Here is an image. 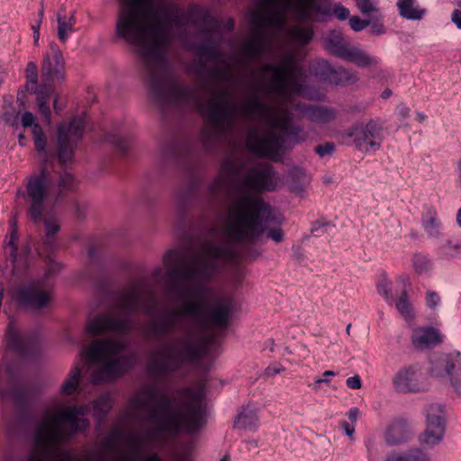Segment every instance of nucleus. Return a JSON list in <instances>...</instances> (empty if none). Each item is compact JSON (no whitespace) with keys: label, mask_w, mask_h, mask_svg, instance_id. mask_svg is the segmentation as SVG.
I'll return each mask as SVG.
<instances>
[{"label":"nucleus","mask_w":461,"mask_h":461,"mask_svg":"<svg viewBox=\"0 0 461 461\" xmlns=\"http://www.w3.org/2000/svg\"><path fill=\"white\" fill-rule=\"evenodd\" d=\"M234 244L228 240L219 242L205 240L198 251L179 258L176 250H169L164 257L166 264L174 267L167 272L168 277L194 284V286H175L173 292L181 299H185L180 309L160 312L151 318L144 326L143 333L148 338L160 339L179 327L181 317H190L199 329L215 326L226 329L232 319L230 302L218 304L214 288L208 286L220 269V259L239 260Z\"/></svg>","instance_id":"1"},{"label":"nucleus","mask_w":461,"mask_h":461,"mask_svg":"<svg viewBox=\"0 0 461 461\" xmlns=\"http://www.w3.org/2000/svg\"><path fill=\"white\" fill-rule=\"evenodd\" d=\"M118 1L115 36L135 47L155 101L161 107L188 103L194 92L176 82L170 72L165 53L168 26L160 21L152 0Z\"/></svg>","instance_id":"2"},{"label":"nucleus","mask_w":461,"mask_h":461,"mask_svg":"<svg viewBox=\"0 0 461 461\" xmlns=\"http://www.w3.org/2000/svg\"><path fill=\"white\" fill-rule=\"evenodd\" d=\"M158 389L147 386L141 389L131 402L132 409L120 414L123 427L139 425L152 428L150 432H185L199 430L206 422L203 395L191 387L178 391L180 405L162 393L158 399ZM110 432H133L126 428H114Z\"/></svg>","instance_id":"3"},{"label":"nucleus","mask_w":461,"mask_h":461,"mask_svg":"<svg viewBox=\"0 0 461 461\" xmlns=\"http://www.w3.org/2000/svg\"><path fill=\"white\" fill-rule=\"evenodd\" d=\"M280 176L274 167L258 163L250 167L232 190L239 191L230 200L225 223V234L235 242L255 244L265 232L272 218L271 205L252 194L277 189Z\"/></svg>","instance_id":"4"},{"label":"nucleus","mask_w":461,"mask_h":461,"mask_svg":"<svg viewBox=\"0 0 461 461\" xmlns=\"http://www.w3.org/2000/svg\"><path fill=\"white\" fill-rule=\"evenodd\" d=\"M263 7L253 11L251 23L256 27L269 26L284 29L287 14L294 20L320 22L333 13L339 21L349 16V10L341 4L331 8L330 0H258Z\"/></svg>","instance_id":"5"},{"label":"nucleus","mask_w":461,"mask_h":461,"mask_svg":"<svg viewBox=\"0 0 461 461\" xmlns=\"http://www.w3.org/2000/svg\"><path fill=\"white\" fill-rule=\"evenodd\" d=\"M24 181L27 213L36 224L41 222L50 201L59 203L75 188V178L72 174L56 172L49 164H43Z\"/></svg>","instance_id":"6"},{"label":"nucleus","mask_w":461,"mask_h":461,"mask_svg":"<svg viewBox=\"0 0 461 461\" xmlns=\"http://www.w3.org/2000/svg\"><path fill=\"white\" fill-rule=\"evenodd\" d=\"M144 286L142 280H135L129 287L122 289L117 295V308L121 309L124 315H117L112 312L97 314L86 323L87 334L96 337L107 331L128 333L132 330L133 321L131 314L143 312L150 315L157 304L154 299L143 303L141 290Z\"/></svg>","instance_id":"7"},{"label":"nucleus","mask_w":461,"mask_h":461,"mask_svg":"<svg viewBox=\"0 0 461 461\" xmlns=\"http://www.w3.org/2000/svg\"><path fill=\"white\" fill-rule=\"evenodd\" d=\"M204 356V348L194 330L176 337L154 352L148 361V372L154 378H163L170 374L198 365Z\"/></svg>","instance_id":"8"},{"label":"nucleus","mask_w":461,"mask_h":461,"mask_svg":"<svg viewBox=\"0 0 461 461\" xmlns=\"http://www.w3.org/2000/svg\"><path fill=\"white\" fill-rule=\"evenodd\" d=\"M197 108L202 117L211 124L201 131V142L207 153L213 151L220 140L233 127L237 110L230 93L219 91L206 102H199Z\"/></svg>","instance_id":"9"},{"label":"nucleus","mask_w":461,"mask_h":461,"mask_svg":"<svg viewBox=\"0 0 461 461\" xmlns=\"http://www.w3.org/2000/svg\"><path fill=\"white\" fill-rule=\"evenodd\" d=\"M261 71L263 74L272 72L268 83L271 91L289 95H304V86L302 81L305 77V71L296 62L293 54H285L279 64H265Z\"/></svg>","instance_id":"10"},{"label":"nucleus","mask_w":461,"mask_h":461,"mask_svg":"<svg viewBox=\"0 0 461 461\" xmlns=\"http://www.w3.org/2000/svg\"><path fill=\"white\" fill-rule=\"evenodd\" d=\"M242 113L247 116H259L260 121L270 128L281 130L294 143H302L307 139V133L303 129L293 123L294 115L290 110L282 108L278 115L275 114L274 110L260 101L258 96L242 107Z\"/></svg>","instance_id":"11"},{"label":"nucleus","mask_w":461,"mask_h":461,"mask_svg":"<svg viewBox=\"0 0 461 461\" xmlns=\"http://www.w3.org/2000/svg\"><path fill=\"white\" fill-rule=\"evenodd\" d=\"M88 412L87 405L67 406L56 412L46 410L41 415L38 429L34 432H64V427L70 428L72 432H84L90 424Z\"/></svg>","instance_id":"12"},{"label":"nucleus","mask_w":461,"mask_h":461,"mask_svg":"<svg viewBox=\"0 0 461 461\" xmlns=\"http://www.w3.org/2000/svg\"><path fill=\"white\" fill-rule=\"evenodd\" d=\"M285 140L294 144L281 130L273 129L261 134L258 128H250L246 135L247 149L259 158H275L285 148Z\"/></svg>","instance_id":"13"},{"label":"nucleus","mask_w":461,"mask_h":461,"mask_svg":"<svg viewBox=\"0 0 461 461\" xmlns=\"http://www.w3.org/2000/svg\"><path fill=\"white\" fill-rule=\"evenodd\" d=\"M86 130V121L76 116L68 123L59 124L57 130V157L62 167L74 159L75 149Z\"/></svg>","instance_id":"14"},{"label":"nucleus","mask_w":461,"mask_h":461,"mask_svg":"<svg viewBox=\"0 0 461 461\" xmlns=\"http://www.w3.org/2000/svg\"><path fill=\"white\" fill-rule=\"evenodd\" d=\"M324 46L333 56L353 63L358 68H368L377 64L376 58L370 56L359 46L350 44L339 32H330L324 40Z\"/></svg>","instance_id":"15"},{"label":"nucleus","mask_w":461,"mask_h":461,"mask_svg":"<svg viewBox=\"0 0 461 461\" xmlns=\"http://www.w3.org/2000/svg\"><path fill=\"white\" fill-rule=\"evenodd\" d=\"M11 298L20 308L39 312L50 305L53 294L41 283L30 282L15 286L11 292Z\"/></svg>","instance_id":"16"},{"label":"nucleus","mask_w":461,"mask_h":461,"mask_svg":"<svg viewBox=\"0 0 461 461\" xmlns=\"http://www.w3.org/2000/svg\"><path fill=\"white\" fill-rule=\"evenodd\" d=\"M103 359L104 363L95 367L91 374V382L95 385L109 384L120 379L136 363L135 354L121 355Z\"/></svg>","instance_id":"17"},{"label":"nucleus","mask_w":461,"mask_h":461,"mask_svg":"<svg viewBox=\"0 0 461 461\" xmlns=\"http://www.w3.org/2000/svg\"><path fill=\"white\" fill-rule=\"evenodd\" d=\"M429 365L428 368L429 375L438 378L447 377L456 393L461 395V353L459 351L441 354L437 358L430 359Z\"/></svg>","instance_id":"18"},{"label":"nucleus","mask_w":461,"mask_h":461,"mask_svg":"<svg viewBox=\"0 0 461 461\" xmlns=\"http://www.w3.org/2000/svg\"><path fill=\"white\" fill-rule=\"evenodd\" d=\"M52 55L45 54L41 65V91L47 95L53 93L56 84H61L66 79L65 59L62 52L55 43L50 44Z\"/></svg>","instance_id":"19"},{"label":"nucleus","mask_w":461,"mask_h":461,"mask_svg":"<svg viewBox=\"0 0 461 461\" xmlns=\"http://www.w3.org/2000/svg\"><path fill=\"white\" fill-rule=\"evenodd\" d=\"M384 126L379 121L370 120L366 124L353 127L348 132L355 147L363 152L379 150L384 140Z\"/></svg>","instance_id":"20"},{"label":"nucleus","mask_w":461,"mask_h":461,"mask_svg":"<svg viewBox=\"0 0 461 461\" xmlns=\"http://www.w3.org/2000/svg\"><path fill=\"white\" fill-rule=\"evenodd\" d=\"M422 366L413 363L399 369L393 379V384L399 393H420L427 390L424 383Z\"/></svg>","instance_id":"21"},{"label":"nucleus","mask_w":461,"mask_h":461,"mask_svg":"<svg viewBox=\"0 0 461 461\" xmlns=\"http://www.w3.org/2000/svg\"><path fill=\"white\" fill-rule=\"evenodd\" d=\"M1 397L11 402L15 408L17 419L24 424L33 422V416L28 411L30 388L22 384H15L0 389Z\"/></svg>","instance_id":"22"},{"label":"nucleus","mask_w":461,"mask_h":461,"mask_svg":"<svg viewBox=\"0 0 461 461\" xmlns=\"http://www.w3.org/2000/svg\"><path fill=\"white\" fill-rule=\"evenodd\" d=\"M127 347L126 340L122 338L97 339L90 344L84 354L90 363L96 364L109 356H118Z\"/></svg>","instance_id":"23"},{"label":"nucleus","mask_w":461,"mask_h":461,"mask_svg":"<svg viewBox=\"0 0 461 461\" xmlns=\"http://www.w3.org/2000/svg\"><path fill=\"white\" fill-rule=\"evenodd\" d=\"M198 10L201 8H194L186 12H180L177 8L170 12H165L163 18L160 21L168 26L167 29V41H169V32L173 26L184 27L191 24L196 25L200 23V14Z\"/></svg>","instance_id":"24"},{"label":"nucleus","mask_w":461,"mask_h":461,"mask_svg":"<svg viewBox=\"0 0 461 461\" xmlns=\"http://www.w3.org/2000/svg\"><path fill=\"white\" fill-rule=\"evenodd\" d=\"M200 14L199 28L200 35L204 36L203 42L218 43L221 42V23L205 10H198Z\"/></svg>","instance_id":"25"},{"label":"nucleus","mask_w":461,"mask_h":461,"mask_svg":"<svg viewBox=\"0 0 461 461\" xmlns=\"http://www.w3.org/2000/svg\"><path fill=\"white\" fill-rule=\"evenodd\" d=\"M312 122L325 124L336 118L335 109L324 105H312L299 103L295 105Z\"/></svg>","instance_id":"26"},{"label":"nucleus","mask_w":461,"mask_h":461,"mask_svg":"<svg viewBox=\"0 0 461 461\" xmlns=\"http://www.w3.org/2000/svg\"><path fill=\"white\" fill-rule=\"evenodd\" d=\"M7 337L9 348L22 356L30 355L36 347L37 339L35 337L31 335L22 336L14 329L8 331Z\"/></svg>","instance_id":"27"},{"label":"nucleus","mask_w":461,"mask_h":461,"mask_svg":"<svg viewBox=\"0 0 461 461\" xmlns=\"http://www.w3.org/2000/svg\"><path fill=\"white\" fill-rule=\"evenodd\" d=\"M265 49V37L261 32L255 30L241 46L242 54L250 60L261 57Z\"/></svg>","instance_id":"28"},{"label":"nucleus","mask_w":461,"mask_h":461,"mask_svg":"<svg viewBox=\"0 0 461 461\" xmlns=\"http://www.w3.org/2000/svg\"><path fill=\"white\" fill-rule=\"evenodd\" d=\"M440 333L433 327L418 330L411 337L412 345L419 349L436 346L440 343Z\"/></svg>","instance_id":"29"},{"label":"nucleus","mask_w":461,"mask_h":461,"mask_svg":"<svg viewBox=\"0 0 461 461\" xmlns=\"http://www.w3.org/2000/svg\"><path fill=\"white\" fill-rule=\"evenodd\" d=\"M446 430V414L441 404H432L427 415L425 432H444Z\"/></svg>","instance_id":"30"},{"label":"nucleus","mask_w":461,"mask_h":461,"mask_svg":"<svg viewBox=\"0 0 461 461\" xmlns=\"http://www.w3.org/2000/svg\"><path fill=\"white\" fill-rule=\"evenodd\" d=\"M396 5L400 16L409 21H420L427 12L417 0H398Z\"/></svg>","instance_id":"31"},{"label":"nucleus","mask_w":461,"mask_h":461,"mask_svg":"<svg viewBox=\"0 0 461 461\" xmlns=\"http://www.w3.org/2000/svg\"><path fill=\"white\" fill-rule=\"evenodd\" d=\"M358 79L356 71L339 66L338 68H332L327 82L335 86H346L355 84Z\"/></svg>","instance_id":"32"},{"label":"nucleus","mask_w":461,"mask_h":461,"mask_svg":"<svg viewBox=\"0 0 461 461\" xmlns=\"http://www.w3.org/2000/svg\"><path fill=\"white\" fill-rule=\"evenodd\" d=\"M258 420L257 412L253 409L246 407L236 417L233 427L238 430H253L257 429Z\"/></svg>","instance_id":"33"},{"label":"nucleus","mask_w":461,"mask_h":461,"mask_svg":"<svg viewBox=\"0 0 461 461\" xmlns=\"http://www.w3.org/2000/svg\"><path fill=\"white\" fill-rule=\"evenodd\" d=\"M385 461H431V459L422 449L413 447L402 453H391Z\"/></svg>","instance_id":"34"},{"label":"nucleus","mask_w":461,"mask_h":461,"mask_svg":"<svg viewBox=\"0 0 461 461\" xmlns=\"http://www.w3.org/2000/svg\"><path fill=\"white\" fill-rule=\"evenodd\" d=\"M82 378V371L78 366H75L68 375L67 379L61 385L60 392L65 395H72L77 393Z\"/></svg>","instance_id":"35"},{"label":"nucleus","mask_w":461,"mask_h":461,"mask_svg":"<svg viewBox=\"0 0 461 461\" xmlns=\"http://www.w3.org/2000/svg\"><path fill=\"white\" fill-rule=\"evenodd\" d=\"M306 182L305 170L294 167L288 173V185L292 193L301 194L304 191V185Z\"/></svg>","instance_id":"36"},{"label":"nucleus","mask_w":461,"mask_h":461,"mask_svg":"<svg viewBox=\"0 0 461 461\" xmlns=\"http://www.w3.org/2000/svg\"><path fill=\"white\" fill-rule=\"evenodd\" d=\"M92 408L95 418L98 422L104 420L112 408V400L109 393H103L92 402Z\"/></svg>","instance_id":"37"},{"label":"nucleus","mask_w":461,"mask_h":461,"mask_svg":"<svg viewBox=\"0 0 461 461\" xmlns=\"http://www.w3.org/2000/svg\"><path fill=\"white\" fill-rule=\"evenodd\" d=\"M421 224L429 238L439 237L441 221L435 211L429 210L426 212Z\"/></svg>","instance_id":"38"},{"label":"nucleus","mask_w":461,"mask_h":461,"mask_svg":"<svg viewBox=\"0 0 461 461\" xmlns=\"http://www.w3.org/2000/svg\"><path fill=\"white\" fill-rule=\"evenodd\" d=\"M45 239L43 245L48 251H52L56 248L55 235L59 231L60 227L56 219L47 218L44 220Z\"/></svg>","instance_id":"39"},{"label":"nucleus","mask_w":461,"mask_h":461,"mask_svg":"<svg viewBox=\"0 0 461 461\" xmlns=\"http://www.w3.org/2000/svg\"><path fill=\"white\" fill-rule=\"evenodd\" d=\"M288 35L293 41L307 45L312 40L313 30L311 27L294 25L289 28Z\"/></svg>","instance_id":"40"},{"label":"nucleus","mask_w":461,"mask_h":461,"mask_svg":"<svg viewBox=\"0 0 461 461\" xmlns=\"http://www.w3.org/2000/svg\"><path fill=\"white\" fill-rule=\"evenodd\" d=\"M442 259H451L461 257V241L447 240L438 249Z\"/></svg>","instance_id":"41"},{"label":"nucleus","mask_w":461,"mask_h":461,"mask_svg":"<svg viewBox=\"0 0 461 461\" xmlns=\"http://www.w3.org/2000/svg\"><path fill=\"white\" fill-rule=\"evenodd\" d=\"M58 21V37L60 41L65 42L68 38V33L73 32L76 24V17L74 14L70 15L66 21L65 15L60 12L57 15Z\"/></svg>","instance_id":"42"},{"label":"nucleus","mask_w":461,"mask_h":461,"mask_svg":"<svg viewBox=\"0 0 461 461\" xmlns=\"http://www.w3.org/2000/svg\"><path fill=\"white\" fill-rule=\"evenodd\" d=\"M195 50L200 56L206 57L213 62L224 56L218 43L202 42L195 47Z\"/></svg>","instance_id":"43"},{"label":"nucleus","mask_w":461,"mask_h":461,"mask_svg":"<svg viewBox=\"0 0 461 461\" xmlns=\"http://www.w3.org/2000/svg\"><path fill=\"white\" fill-rule=\"evenodd\" d=\"M32 133L34 140L36 150L44 157L43 164H48L49 159L46 152L47 138L41 125L35 124L34 128L32 131Z\"/></svg>","instance_id":"44"},{"label":"nucleus","mask_w":461,"mask_h":461,"mask_svg":"<svg viewBox=\"0 0 461 461\" xmlns=\"http://www.w3.org/2000/svg\"><path fill=\"white\" fill-rule=\"evenodd\" d=\"M26 85L25 88L27 91L33 93L39 91L41 88V84H38L39 75L37 65L33 61H30L27 64L26 70Z\"/></svg>","instance_id":"45"},{"label":"nucleus","mask_w":461,"mask_h":461,"mask_svg":"<svg viewBox=\"0 0 461 461\" xmlns=\"http://www.w3.org/2000/svg\"><path fill=\"white\" fill-rule=\"evenodd\" d=\"M332 68L333 67L328 60L317 59L311 64L309 69L312 75L320 77L323 81H328Z\"/></svg>","instance_id":"46"},{"label":"nucleus","mask_w":461,"mask_h":461,"mask_svg":"<svg viewBox=\"0 0 461 461\" xmlns=\"http://www.w3.org/2000/svg\"><path fill=\"white\" fill-rule=\"evenodd\" d=\"M105 140L113 145L122 155H125L131 148V140L115 132L107 133Z\"/></svg>","instance_id":"47"},{"label":"nucleus","mask_w":461,"mask_h":461,"mask_svg":"<svg viewBox=\"0 0 461 461\" xmlns=\"http://www.w3.org/2000/svg\"><path fill=\"white\" fill-rule=\"evenodd\" d=\"M412 265L415 271L419 275H425L429 273L433 268V263L425 255L415 254L412 258Z\"/></svg>","instance_id":"48"},{"label":"nucleus","mask_w":461,"mask_h":461,"mask_svg":"<svg viewBox=\"0 0 461 461\" xmlns=\"http://www.w3.org/2000/svg\"><path fill=\"white\" fill-rule=\"evenodd\" d=\"M226 181L222 177L219 176L209 185L208 194L213 202H216L221 200V196L226 191Z\"/></svg>","instance_id":"49"},{"label":"nucleus","mask_w":461,"mask_h":461,"mask_svg":"<svg viewBox=\"0 0 461 461\" xmlns=\"http://www.w3.org/2000/svg\"><path fill=\"white\" fill-rule=\"evenodd\" d=\"M41 88L39 91L33 92L32 94L37 95V106L39 112L44 117V120L47 124H50L51 122V112L50 106L47 104V98L51 95H47L45 93H41Z\"/></svg>","instance_id":"50"},{"label":"nucleus","mask_w":461,"mask_h":461,"mask_svg":"<svg viewBox=\"0 0 461 461\" xmlns=\"http://www.w3.org/2000/svg\"><path fill=\"white\" fill-rule=\"evenodd\" d=\"M396 309L402 316L406 320L412 319V309L411 304L408 299L407 291L404 288L398 301L396 302Z\"/></svg>","instance_id":"51"},{"label":"nucleus","mask_w":461,"mask_h":461,"mask_svg":"<svg viewBox=\"0 0 461 461\" xmlns=\"http://www.w3.org/2000/svg\"><path fill=\"white\" fill-rule=\"evenodd\" d=\"M221 169L229 176L238 177L241 174L243 164L229 159L222 163Z\"/></svg>","instance_id":"52"},{"label":"nucleus","mask_w":461,"mask_h":461,"mask_svg":"<svg viewBox=\"0 0 461 461\" xmlns=\"http://www.w3.org/2000/svg\"><path fill=\"white\" fill-rule=\"evenodd\" d=\"M357 6L364 15L378 13V0H356Z\"/></svg>","instance_id":"53"},{"label":"nucleus","mask_w":461,"mask_h":461,"mask_svg":"<svg viewBox=\"0 0 461 461\" xmlns=\"http://www.w3.org/2000/svg\"><path fill=\"white\" fill-rule=\"evenodd\" d=\"M409 429V422L405 418L397 417L393 419L386 427L385 432H404Z\"/></svg>","instance_id":"54"},{"label":"nucleus","mask_w":461,"mask_h":461,"mask_svg":"<svg viewBox=\"0 0 461 461\" xmlns=\"http://www.w3.org/2000/svg\"><path fill=\"white\" fill-rule=\"evenodd\" d=\"M444 434H419V442L425 447H432L441 442Z\"/></svg>","instance_id":"55"},{"label":"nucleus","mask_w":461,"mask_h":461,"mask_svg":"<svg viewBox=\"0 0 461 461\" xmlns=\"http://www.w3.org/2000/svg\"><path fill=\"white\" fill-rule=\"evenodd\" d=\"M377 291L378 294L383 296L387 303H393V298L391 294V283L387 279L384 278L378 283Z\"/></svg>","instance_id":"56"},{"label":"nucleus","mask_w":461,"mask_h":461,"mask_svg":"<svg viewBox=\"0 0 461 461\" xmlns=\"http://www.w3.org/2000/svg\"><path fill=\"white\" fill-rule=\"evenodd\" d=\"M192 187L179 189L175 194V199L180 210H183L192 194Z\"/></svg>","instance_id":"57"},{"label":"nucleus","mask_w":461,"mask_h":461,"mask_svg":"<svg viewBox=\"0 0 461 461\" xmlns=\"http://www.w3.org/2000/svg\"><path fill=\"white\" fill-rule=\"evenodd\" d=\"M332 228L334 226L326 221H316L312 223L311 231L315 236H321L329 232Z\"/></svg>","instance_id":"58"},{"label":"nucleus","mask_w":461,"mask_h":461,"mask_svg":"<svg viewBox=\"0 0 461 461\" xmlns=\"http://www.w3.org/2000/svg\"><path fill=\"white\" fill-rule=\"evenodd\" d=\"M408 440V434H384V441L388 446H398Z\"/></svg>","instance_id":"59"},{"label":"nucleus","mask_w":461,"mask_h":461,"mask_svg":"<svg viewBox=\"0 0 461 461\" xmlns=\"http://www.w3.org/2000/svg\"><path fill=\"white\" fill-rule=\"evenodd\" d=\"M335 150V145L333 142H325L324 144L317 145L314 148V151L320 158L325 156H331Z\"/></svg>","instance_id":"60"},{"label":"nucleus","mask_w":461,"mask_h":461,"mask_svg":"<svg viewBox=\"0 0 461 461\" xmlns=\"http://www.w3.org/2000/svg\"><path fill=\"white\" fill-rule=\"evenodd\" d=\"M426 306L431 310H436L440 303V297L438 293L428 291L425 298Z\"/></svg>","instance_id":"61"},{"label":"nucleus","mask_w":461,"mask_h":461,"mask_svg":"<svg viewBox=\"0 0 461 461\" xmlns=\"http://www.w3.org/2000/svg\"><path fill=\"white\" fill-rule=\"evenodd\" d=\"M370 24V20H362L358 16L349 18V25L355 32H361Z\"/></svg>","instance_id":"62"},{"label":"nucleus","mask_w":461,"mask_h":461,"mask_svg":"<svg viewBox=\"0 0 461 461\" xmlns=\"http://www.w3.org/2000/svg\"><path fill=\"white\" fill-rule=\"evenodd\" d=\"M16 240H17V231H16L15 223L14 222L13 230L10 235V240L7 242V245L9 247H11L10 257H11L13 263H14L16 261V258H17V247L15 245Z\"/></svg>","instance_id":"63"},{"label":"nucleus","mask_w":461,"mask_h":461,"mask_svg":"<svg viewBox=\"0 0 461 461\" xmlns=\"http://www.w3.org/2000/svg\"><path fill=\"white\" fill-rule=\"evenodd\" d=\"M21 123L24 128L32 127V129L34 128L35 124H39L36 122V117L31 112H25L23 113Z\"/></svg>","instance_id":"64"}]
</instances>
